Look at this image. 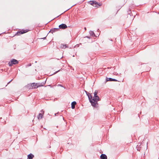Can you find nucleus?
Listing matches in <instances>:
<instances>
[{"mask_svg":"<svg viewBox=\"0 0 159 159\" xmlns=\"http://www.w3.org/2000/svg\"><path fill=\"white\" fill-rule=\"evenodd\" d=\"M89 33L90 34V35L92 36L93 37H96L95 36V34H94V33L93 31H90L89 32Z\"/></svg>","mask_w":159,"mask_h":159,"instance_id":"nucleus-13","label":"nucleus"},{"mask_svg":"<svg viewBox=\"0 0 159 159\" xmlns=\"http://www.w3.org/2000/svg\"><path fill=\"white\" fill-rule=\"evenodd\" d=\"M137 150H138L139 151H140V149L138 148V149H137Z\"/></svg>","mask_w":159,"mask_h":159,"instance_id":"nucleus-23","label":"nucleus"},{"mask_svg":"<svg viewBox=\"0 0 159 159\" xmlns=\"http://www.w3.org/2000/svg\"><path fill=\"white\" fill-rule=\"evenodd\" d=\"M32 86L33 88H34V89L37 88L36 87V83H33L32 84Z\"/></svg>","mask_w":159,"mask_h":159,"instance_id":"nucleus-15","label":"nucleus"},{"mask_svg":"<svg viewBox=\"0 0 159 159\" xmlns=\"http://www.w3.org/2000/svg\"><path fill=\"white\" fill-rule=\"evenodd\" d=\"M12 80H11V81H10L8 83V84L10 83V82L12 81Z\"/></svg>","mask_w":159,"mask_h":159,"instance_id":"nucleus-21","label":"nucleus"},{"mask_svg":"<svg viewBox=\"0 0 159 159\" xmlns=\"http://www.w3.org/2000/svg\"><path fill=\"white\" fill-rule=\"evenodd\" d=\"M90 4L93 6L94 7H98V6L101 5L99 4L95 1H90Z\"/></svg>","mask_w":159,"mask_h":159,"instance_id":"nucleus-3","label":"nucleus"},{"mask_svg":"<svg viewBox=\"0 0 159 159\" xmlns=\"http://www.w3.org/2000/svg\"><path fill=\"white\" fill-rule=\"evenodd\" d=\"M87 93V95L88 96L89 100V102H90V100L91 101V99L92 98V97L90 93Z\"/></svg>","mask_w":159,"mask_h":159,"instance_id":"nucleus-12","label":"nucleus"},{"mask_svg":"<svg viewBox=\"0 0 159 159\" xmlns=\"http://www.w3.org/2000/svg\"><path fill=\"white\" fill-rule=\"evenodd\" d=\"M18 63V61L15 59H12L11 60V61L9 62L8 63V65L9 66H12L13 64H16Z\"/></svg>","mask_w":159,"mask_h":159,"instance_id":"nucleus-2","label":"nucleus"},{"mask_svg":"<svg viewBox=\"0 0 159 159\" xmlns=\"http://www.w3.org/2000/svg\"><path fill=\"white\" fill-rule=\"evenodd\" d=\"M101 159H107V156L105 154H102L100 156Z\"/></svg>","mask_w":159,"mask_h":159,"instance_id":"nucleus-9","label":"nucleus"},{"mask_svg":"<svg viewBox=\"0 0 159 159\" xmlns=\"http://www.w3.org/2000/svg\"><path fill=\"white\" fill-rule=\"evenodd\" d=\"M26 32H27V31H26V30H22L20 31H18L17 34L18 35H19L20 34H22L24 33H25Z\"/></svg>","mask_w":159,"mask_h":159,"instance_id":"nucleus-6","label":"nucleus"},{"mask_svg":"<svg viewBox=\"0 0 159 159\" xmlns=\"http://www.w3.org/2000/svg\"><path fill=\"white\" fill-rule=\"evenodd\" d=\"M41 113H42V114H44V111H43V110H42L41 111Z\"/></svg>","mask_w":159,"mask_h":159,"instance_id":"nucleus-17","label":"nucleus"},{"mask_svg":"<svg viewBox=\"0 0 159 159\" xmlns=\"http://www.w3.org/2000/svg\"><path fill=\"white\" fill-rule=\"evenodd\" d=\"M85 92H86V93H88V92H87V91H85Z\"/></svg>","mask_w":159,"mask_h":159,"instance_id":"nucleus-26","label":"nucleus"},{"mask_svg":"<svg viewBox=\"0 0 159 159\" xmlns=\"http://www.w3.org/2000/svg\"><path fill=\"white\" fill-rule=\"evenodd\" d=\"M57 114H58V113H55V116H56L57 115Z\"/></svg>","mask_w":159,"mask_h":159,"instance_id":"nucleus-20","label":"nucleus"},{"mask_svg":"<svg viewBox=\"0 0 159 159\" xmlns=\"http://www.w3.org/2000/svg\"><path fill=\"white\" fill-rule=\"evenodd\" d=\"M46 38L45 37H44V38H43V39H45Z\"/></svg>","mask_w":159,"mask_h":159,"instance_id":"nucleus-28","label":"nucleus"},{"mask_svg":"<svg viewBox=\"0 0 159 159\" xmlns=\"http://www.w3.org/2000/svg\"><path fill=\"white\" fill-rule=\"evenodd\" d=\"M42 83H36V87L37 88L43 86L44 84L43 83V84H42Z\"/></svg>","mask_w":159,"mask_h":159,"instance_id":"nucleus-14","label":"nucleus"},{"mask_svg":"<svg viewBox=\"0 0 159 159\" xmlns=\"http://www.w3.org/2000/svg\"><path fill=\"white\" fill-rule=\"evenodd\" d=\"M58 29L57 28H54L53 29H52L51 31L52 32V33H53V32H54L56 30H58Z\"/></svg>","mask_w":159,"mask_h":159,"instance_id":"nucleus-16","label":"nucleus"},{"mask_svg":"<svg viewBox=\"0 0 159 159\" xmlns=\"http://www.w3.org/2000/svg\"><path fill=\"white\" fill-rule=\"evenodd\" d=\"M34 156L32 153H30L27 156V159H33Z\"/></svg>","mask_w":159,"mask_h":159,"instance_id":"nucleus-7","label":"nucleus"},{"mask_svg":"<svg viewBox=\"0 0 159 159\" xmlns=\"http://www.w3.org/2000/svg\"><path fill=\"white\" fill-rule=\"evenodd\" d=\"M57 86H61V87H63V86H62V85L61 84H58L57 85Z\"/></svg>","mask_w":159,"mask_h":159,"instance_id":"nucleus-18","label":"nucleus"},{"mask_svg":"<svg viewBox=\"0 0 159 159\" xmlns=\"http://www.w3.org/2000/svg\"><path fill=\"white\" fill-rule=\"evenodd\" d=\"M49 86H50V85H48Z\"/></svg>","mask_w":159,"mask_h":159,"instance_id":"nucleus-29","label":"nucleus"},{"mask_svg":"<svg viewBox=\"0 0 159 159\" xmlns=\"http://www.w3.org/2000/svg\"><path fill=\"white\" fill-rule=\"evenodd\" d=\"M60 70H58V71H57L54 74H56V73H57Z\"/></svg>","mask_w":159,"mask_h":159,"instance_id":"nucleus-19","label":"nucleus"},{"mask_svg":"<svg viewBox=\"0 0 159 159\" xmlns=\"http://www.w3.org/2000/svg\"><path fill=\"white\" fill-rule=\"evenodd\" d=\"M106 81H117V80L115 79H112L111 78H107L106 79Z\"/></svg>","mask_w":159,"mask_h":159,"instance_id":"nucleus-8","label":"nucleus"},{"mask_svg":"<svg viewBox=\"0 0 159 159\" xmlns=\"http://www.w3.org/2000/svg\"><path fill=\"white\" fill-rule=\"evenodd\" d=\"M76 102L75 101L73 102L71 104V108L73 109L75 108V105L76 104Z\"/></svg>","mask_w":159,"mask_h":159,"instance_id":"nucleus-10","label":"nucleus"},{"mask_svg":"<svg viewBox=\"0 0 159 159\" xmlns=\"http://www.w3.org/2000/svg\"><path fill=\"white\" fill-rule=\"evenodd\" d=\"M31 66V64H29V66Z\"/></svg>","mask_w":159,"mask_h":159,"instance_id":"nucleus-24","label":"nucleus"},{"mask_svg":"<svg viewBox=\"0 0 159 159\" xmlns=\"http://www.w3.org/2000/svg\"><path fill=\"white\" fill-rule=\"evenodd\" d=\"M84 29H85V30H86V28L85 27L84 28Z\"/></svg>","mask_w":159,"mask_h":159,"instance_id":"nucleus-27","label":"nucleus"},{"mask_svg":"<svg viewBox=\"0 0 159 159\" xmlns=\"http://www.w3.org/2000/svg\"><path fill=\"white\" fill-rule=\"evenodd\" d=\"M85 92H86V93H88V92H87V91H85Z\"/></svg>","mask_w":159,"mask_h":159,"instance_id":"nucleus-25","label":"nucleus"},{"mask_svg":"<svg viewBox=\"0 0 159 159\" xmlns=\"http://www.w3.org/2000/svg\"><path fill=\"white\" fill-rule=\"evenodd\" d=\"M86 37L87 38H90V37H89V36H86Z\"/></svg>","mask_w":159,"mask_h":159,"instance_id":"nucleus-22","label":"nucleus"},{"mask_svg":"<svg viewBox=\"0 0 159 159\" xmlns=\"http://www.w3.org/2000/svg\"><path fill=\"white\" fill-rule=\"evenodd\" d=\"M98 91H95L94 93V97L92 98L91 101L90 100V102L91 105L94 107H97L98 105V102L100 100L99 97L98 96Z\"/></svg>","mask_w":159,"mask_h":159,"instance_id":"nucleus-1","label":"nucleus"},{"mask_svg":"<svg viewBox=\"0 0 159 159\" xmlns=\"http://www.w3.org/2000/svg\"><path fill=\"white\" fill-rule=\"evenodd\" d=\"M59 27L62 29H65L67 28V26L65 24H62L59 26Z\"/></svg>","mask_w":159,"mask_h":159,"instance_id":"nucleus-4","label":"nucleus"},{"mask_svg":"<svg viewBox=\"0 0 159 159\" xmlns=\"http://www.w3.org/2000/svg\"><path fill=\"white\" fill-rule=\"evenodd\" d=\"M43 117V114L42 113H39V115L37 116V118L38 120H39Z\"/></svg>","mask_w":159,"mask_h":159,"instance_id":"nucleus-11","label":"nucleus"},{"mask_svg":"<svg viewBox=\"0 0 159 159\" xmlns=\"http://www.w3.org/2000/svg\"><path fill=\"white\" fill-rule=\"evenodd\" d=\"M60 47L62 49H65L68 47V46L66 44L62 43L60 45Z\"/></svg>","mask_w":159,"mask_h":159,"instance_id":"nucleus-5","label":"nucleus"}]
</instances>
